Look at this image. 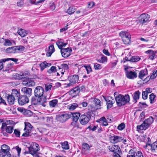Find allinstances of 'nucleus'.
Here are the masks:
<instances>
[{
    "instance_id": "de8ad7c7",
    "label": "nucleus",
    "mask_w": 157,
    "mask_h": 157,
    "mask_svg": "<svg viewBox=\"0 0 157 157\" xmlns=\"http://www.w3.org/2000/svg\"><path fill=\"white\" fill-rule=\"evenodd\" d=\"M67 43L64 42L62 40H59V49H63V47H64L67 45Z\"/></svg>"
},
{
    "instance_id": "f3484780",
    "label": "nucleus",
    "mask_w": 157,
    "mask_h": 157,
    "mask_svg": "<svg viewBox=\"0 0 157 157\" xmlns=\"http://www.w3.org/2000/svg\"><path fill=\"white\" fill-rule=\"evenodd\" d=\"M54 51L55 48L53 45L51 44L47 49H46V56L48 57L50 56Z\"/></svg>"
},
{
    "instance_id": "f257e3e1",
    "label": "nucleus",
    "mask_w": 157,
    "mask_h": 157,
    "mask_svg": "<svg viewBox=\"0 0 157 157\" xmlns=\"http://www.w3.org/2000/svg\"><path fill=\"white\" fill-rule=\"evenodd\" d=\"M29 149L28 151L24 152L25 155L29 153L33 157H40L38 151L40 150V147L38 144L35 142L32 143L29 146L27 147Z\"/></svg>"
},
{
    "instance_id": "4468645a",
    "label": "nucleus",
    "mask_w": 157,
    "mask_h": 157,
    "mask_svg": "<svg viewBox=\"0 0 157 157\" xmlns=\"http://www.w3.org/2000/svg\"><path fill=\"white\" fill-rule=\"evenodd\" d=\"M70 82L72 86L73 84L78 83L79 79V77L78 75H74L70 76L69 78Z\"/></svg>"
},
{
    "instance_id": "dca6fc26",
    "label": "nucleus",
    "mask_w": 157,
    "mask_h": 157,
    "mask_svg": "<svg viewBox=\"0 0 157 157\" xmlns=\"http://www.w3.org/2000/svg\"><path fill=\"white\" fill-rule=\"evenodd\" d=\"M104 99H105V101H106V104H107V109H109L111 108L113 106V105L114 103V100L111 97L110 98V99H107L105 97L103 96Z\"/></svg>"
},
{
    "instance_id": "20e7f679",
    "label": "nucleus",
    "mask_w": 157,
    "mask_h": 157,
    "mask_svg": "<svg viewBox=\"0 0 157 157\" xmlns=\"http://www.w3.org/2000/svg\"><path fill=\"white\" fill-rule=\"evenodd\" d=\"M153 118L150 116L149 118L145 120L143 123L140 125H137L136 128H148L151 127V125L153 122Z\"/></svg>"
},
{
    "instance_id": "f03ea898",
    "label": "nucleus",
    "mask_w": 157,
    "mask_h": 157,
    "mask_svg": "<svg viewBox=\"0 0 157 157\" xmlns=\"http://www.w3.org/2000/svg\"><path fill=\"white\" fill-rule=\"evenodd\" d=\"M91 113L88 112L84 113L80 116L79 121L82 125H86L89 121L91 117Z\"/></svg>"
},
{
    "instance_id": "13d9d810",
    "label": "nucleus",
    "mask_w": 157,
    "mask_h": 157,
    "mask_svg": "<svg viewBox=\"0 0 157 157\" xmlns=\"http://www.w3.org/2000/svg\"><path fill=\"white\" fill-rule=\"evenodd\" d=\"M94 68L95 70H98L101 69L102 67L100 64L96 63L94 64Z\"/></svg>"
},
{
    "instance_id": "79ce46f5",
    "label": "nucleus",
    "mask_w": 157,
    "mask_h": 157,
    "mask_svg": "<svg viewBox=\"0 0 157 157\" xmlns=\"http://www.w3.org/2000/svg\"><path fill=\"white\" fill-rule=\"evenodd\" d=\"M93 102L95 106L100 107L101 106V102L100 100L97 98H95L93 99Z\"/></svg>"
},
{
    "instance_id": "3c124183",
    "label": "nucleus",
    "mask_w": 157,
    "mask_h": 157,
    "mask_svg": "<svg viewBox=\"0 0 157 157\" xmlns=\"http://www.w3.org/2000/svg\"><path fill=\"white\" fill-rule=\"evenodd\" d=\"M68 68V65L66 64L63 63L61 65L60 67H59V70L61 69L64 71L67 70Z\"/></svg>"
},
{
    "instance_id": "ea45409f",
    "label": "nucleus",
    "mask_w": 157,
    "mask_h": 157,
    "mask_svg": "<svg viewBox=\"0 0 157 157\" xmlns=\"http://www.w3.org/2000/svg\"><path fill=\"white\" fill-rule=\"evenodd\" d=\"M151 148V151L153 152H155L157 151V142L156 141L151 144L150 146Z\"/></svg>"
},
{
    "instance_id": "aec40b11",
    "label": "nucleus",
    "mask_w": 157,
    "mask_h": 157,
    "mask_svg": "<svg viewBox=\"0 0 157 157\" xmlns=\"http://www.w3.org/2000/svg\"><path fill=\"white\" fill-rule=\"evenodd\" d=\"M109 149L110 151L114 152V153L119 152L121 150L119 147L117 145H113L112 146H109Z\"/></svg>"
},
{
    "instance_id": "4d7b16f0",
    "label": "nucleus",
    "mask_w": 157,
    "mask_h": 157,
    "mask_svg": "<svg viewBox=\"0 0 157 157\" xmlns=\"http://www.w3.org/2000/svg\"><path fill=\"white\" fill-rule=\"evenodd\" d=\"M56 67L55 66H52L51 68L48 71V72L51 73L53 72H56Z\"/></svg>"
},
{
    "instance_id": "58836bf2",
    "label": "nucleus",
    "mask_w": 157,
    "mask_h": 157,
    "mask_svg": "<svg viewBox=\"0 0 157 157\" xmlns=\"http://www.w3.org/2000/svg\"><path fill=\"white\" fill-rule=\"evenodd\" d=\"M58 101L57 99H53L49 102V105L50 107H55L57 105Z\"/></svg>"
},
{
    "instance_id": "6e6552de",
    "label": "nucleus",
    "mask_w": 157,
    "mask_h": 157,
    "mask_svg": "<svg viewBox=\"0 0 157 157\" xmlns=\"http://www.w3.org/2000/svg\"><path fill=\"white\" fill-rule=\"evenodd\" d=\"M34 92V95L40 97V96H43L44 90L42 87L38 86L35 88Z\"/></svg>"
},
{
    "instance_id": "6ab92c4d",
    "label": "nucleus",
    "mask_w": 157,
    "mask_h": 157,
    "mask_svg": "<svg viewBox=\"0 0 157 157\" xmlns=\"http://www.w3.org/2000/svg\"><path fill=\"white\" fill-rule=\"evenodd\" d=\"M32 90L31 88L26 87H23L21 90V91L23 93L27 95L29 97H30L32 95Z\"/></svg>"
},
{
    "instance_id": "864d4df0",
    "label": "nucleus",
    "mask_w": 157,
    "mask_h": 157,
    "mask_svg": "<svg viewBox=\"0 0 157 157\" xmlns=\"http://www.w3.org/2000/svg\"><path fill=\"white\" fill-rule=\"evenodd\" d=\"M155 97V96L153 93H152L150 95L149 99H150V102L151 104H152L155 102L154 99Z\"/></svg>"
},
{
    "instance_id": "5fc2aeb1",
    "label": "nucleus",
    "mask_w": 157,
    "mask_h": 157,
    "mask_svg": "<svg viewBox=\"0 0 157 157\" xmlns=\"http://www.w3.org/2000/svg\"><path fill=\"white\" fill-rule=\"evenodd\" d=\"M13 63H11L8 64L5 67V70L8 71L11 69H12L13 67Z\"/></svg>"
},
{
    "instance_id": "a19ab883",
    "label": "nucleus",
    "mask_w": 157,
    "mask_h": 157,
    "mask_svg": "<svg viewBox=\"0 0 157 157\" xmlns=\"http://www.w3.org/2000/svg\"><path fill=\"white\" fill-rule=\"evenodd\" d=\"M140 94V93L139 90L135 91L133 95V98L134 100L135 101V103L137 102V100L139 99Z\"/></svg>"
},
{
    "instance_id": "2eb2a0df",
    "label": "nucleus",
    "mask_w": 157,
    "mask_h": 157,
    "mask_svg": "<svg viewBox=\"0 0 157 157\" xmlns=\"http://www.w3.org/2000/svg\"><path fill=\"white\" fill-rule=\"evenodd\" d=\"M150 16L147 14L143 13L141 14L140 16V21L142 23L146 22L150 18Z\"/></svg>"
},
{
    "instance_id": "bb28decb",
    "label": "nucleus",
    "mask_w": 157,
    "mask_h": 157,
    "mask_svg": "<svg viewBox=\"0 0 157 157\" xmlns=\"http://www.w3.org/2000/svg\"><path fill=\"white\" fill-rule=\"evenodd\" d=\"M11 156L9 151H3L0 150V157H11Z\"/></svg>"
},
{
    "instance_id": "0e129e2a",
    "label": "nucleus",
    "mask_w": 157,
    "mask_h": 157,
    "mask_svg": "<svg viewBox=\"0 0 157 157\" xmlns=\"http://www.w3.org/2000/svg\"><path fill=\"white\" fill-rule=\"evenodd\" d=\"M130 157H144L142 152L140 151H138L135 156H131Z\"/></svg>"
},
{
    "instance_id": "0eeeda50",
    "label": "nucleus",
    "mask_w": 157,
    "mask_h": 157,
    "mask_svg": "<svg viewBox=\"0 0 157 157\" xmlns=\"http://www.w3.org/2000/svg\"><path fill=\"white\" fill-rule=\"evenodd\" d=\"M18 100L19 104L21 105H23L29 102V99L27 96L26 95L21 96Z\"/></svg>"
},
{
    "instance_id": "052dcab7",
    "label": "nucleus",
    "mask_w": 157,
    "mask_h": 157,
    "mask_svg": "<svg viewBox=\"0 0 157 157\" xmlns=\"http://www.w3.org/2000/svg\"><path fill=\"white\" fill-rule=\"evenodd\" d=\"M9 60H11L12 61L16 63L18 61V59H16V58H7L6 59H3V60H2V61H9Z\"/></svg>"
},
{
    "instance_id": "1a4fd4ad",
    "label": "nucleus",
    "mask_w": 157,
    "mask_h": 157,
    "mask_svg": "<svg viewBox=\"0 0 157 157\" xmlns=\"http://www.w3.org/2000/svg\"><path fill=\"white\" fill-rule=\"evenodd\" d=\"M109 140L111 143L115 144L122 141V140H123V138L121 136L113 135L110 137Z\"/></svg>"
},
{
    "instance_id": "412c9836",
    "label": "nucleus",
    "mask_w": 157,
    "mask_h": 157,
    "mask_svg": "<svg viewBox=\"0 0 157 157\" xmlns=\"http://www.w3.org/2000/svg\"><path fill=\"white\" fill-rule=\"evenodd\" d=\"M5 98L10 105H13L14 104L15 98H13V97L11 94H7Z\"/></svg>"
},
{
    "instance_id": "72a5a7b5",
    "label": "nucleus",
    "mask_w": 157,
    "mask_h": 157,
    "mask_svg": "<svg viewBox=\"0 0 157 157\" xmlns=\"http://www.w3.org/2000/svg\"><path fill=\"white\" fill-rule=\"evenodd\" d=\"M37 130L43 135H47L49 132V130L46 128H37Z\"/></svg>"
},
{
    "instance_id": "423d86ee",
    "label": "nucleus",
    "mask_w": 157,
    "mask_h": 157,
    "mask_svg": "<svg viewBox=\"0 0 157 157\" xmlns=\"http://www.w3.org/2000/svg\"><path fill=\"white\" fill-rule=\"evenodd\" d=\"M60 52L62 56L64 58H66L71 55L72 52V50L71 48H63L61 49Z\"/></svg>"
},
{
    "instance_id": "9b49d317",
    "label": "nucleus",
    "mask_w": 157,
    "mask_h": 157,
    "mask_svg": "<svg viewBox=\"0 0 157 157\" xmlns=\"http://www.w3.org/2000/svg\"><path fill=\"white\" fill-rule=\"evenodd\" d=\"M114 95L115 97V99L117 105L119 107H121L124 105L123 101L121 98V94H119L116 96V93H115Z\"/></svg>"
},
{
    "instance_id": "bf43d9fd",
    "label": "nucleus",
    "mask_w": 157,
    "mask_h": 157,
    "mask_svg": "<svg viewBox=\"0 0 157 157\" xmlns=\"http://www.w3.org/2000/svg\"><path fill=\"white\" fill-rule=\"evenodd\" d=\"M61 86H63V87L64 88L72 86L70 82L69 83H65L62 84V83L59 82V87Z\"/></svg>"
},
{
    "instance_id": "e2e57ef3",
    "label": "nucleus",
    "mask_w": 157,
    "mask_h": 157,
    "mask_svg": "<svg viewBox=\"0 0 157 157\" xmlns=\"http://www.w3.org/2000/svg\"><path fill=\"white\" fill-rule=\"evenodd\" d=\"M101 60L100 61L99 60H98V62L100 63H104L105 62H106L107 60V57L105 56H103L101 57Z\"/></svg>"
},
{
    "instance_id": "c03bdc74",
    "label": "nucleus",
    "mask_w": 157,
    "mask_h": 157,
    "mask_svg": "<svg viewBox=\"0 0 157 157\" xmlns=\"http://www.w3.org/2000/svg\"><path fill=\"white\" fill-rule=\"evenodd\" d=\"M140 59V58L138 56H133L130 58L129 61L132 62H136L139 61Z\"/></svg>"
},
{
    "instance_id": "49530a36",
    "label": "nucleus",
    "mask_w": 157,
    "mask_h": 157,
    "mask_svg": "<svg viewBox=\"0 0 157 157\" xmlns=\"http://www.w3.org/2000/svg\"><path fill=\"white\" fill-rule=\"evenodd\" d=\"M75 11V8L73 6L70 7L67 10V12L69 14H73Z\"/></svg>"
},
{
    "instance_id": "680f3d73",
    "label": "nucleus",
    "mask_w": 157,
    "mask_h": 157,
    "mask_svg": "<svg viewBox=\"0 0 157 157\" xmlns=\"http://www.w3.org/2000/svg\"><path fill=\"white\" fill-rule=\"evenodd\" d=\"M3 131L5 130L6 132L9 133H11L14 128H1Z\"/></svg>"
},
{
    "instance_id": "a878e982",
    "label": "nucleus",
    "mask_w": 157,
    "mask_h": 157,
    "mask_svg": "<svg viewBox=\"0 0 157 157\" xmlns=\"http://www.w3.org/2000/svg\"><path fill=\"white\" fill-rule=\"evenodd\" d=\"M145 53L149 54V58L151 60H153L155 57V54L152 50H148L145 51Z\"/></svg>"
},
{
    "instance_id": "37998d69",
    "label": "nucleus",
    "mask_w": 157,
    "mask_h": 157,
    "mask_svg": "<svg viewBox=\"0 0 157 157\" xmlns=\"http://www.w3.org/2000/svg\"><path fill=\"white\" fill-rule=\"evenodd\" d=\"M78 105L77 103H72L68 106L67 108L70 111H72L78 107Z\"/></svg>"
},
{
    "instance_id": "5701e85b",
    "label": "nucleus",
    "mask_w": 157,
    "mask_h": 157,
    "mask_svg": "<svg viewBox=\"0 0 157 157\" xmlns=\"http://www.w3.org/2000/svg\"><path fill=\"white\" fill-rule=\"evenodd\" d=\"M25 76L26 75H25L23 73L20 74L15 73L12 75V78L15 79H20L25 78Z\"/></svg>"
},
{
    "instance_id": "603ef678",
    "label": "nucleus",
    "mask_w": 157,
    "mask_h": 157,
    "mask_svg": "<svg viewBox=\"0 0 157 157\" xmlns=\"http://www.w3.org/2000/svg\"><path fill=\"white\" fill-rule=\"evenodd\" d=\"M136 153L135 149H132L129 152V154L131 155H127L128 157H130L132 156H135Z\"/></svg>"
},
{
    "instance_id": "b1692460",
    "label": "nucleus",
    "mask_w": 157,
    "mask_h": 157,
    "mask_svg": "<svg viewBox=\"0 0 157 157\" xmlns=\"http://www.w3.org/2000/svg\"><path fill=\"white\" fill-rule=\"evenodd\" d=\"M121 98L124 105L129 102L130 101V97L129 95L126 94L125 95H123L121 94Z\"/></svg>"
},
{
    "instance_id": "c9c22d12",
    "label": "nucleus",
    "mask_w": 157,
    "mask_h": 157,
    "mask_svg": "<svg viewBox=\"0 0 157 157\" xmlns=\"http://www.w3.org/2000/svg\"><path fill=\"white\" fill-rule=\"evenodd\" d=\"M17 110L21 113H23L25 115H27L28 113H29L31 112L29 110L25 109L21 107H18L17 109Z\"/></svg>"
},
{
    "instance_id": "8fccbe9b",
    "label": "nucleus",
    "mask_w": 157,
    "mask_h": 157,
    "mask_svg": "<svg viewBox=\"0 0 157 157\" xmlns=\"http://www.w3.org/2000/svg\"><path fill=\"white\" fill-rule=\"evenodd\" d=\"M0 150L3 151H9L10 149L8 145L6 144H3L2 145L1 149Z\"/></svg>"
},
{
    "instance_id": "c756f323",
    "label": "nucleus",
    "mask_w": 157,
    "mask_h": 157,
    "mask_svg": "<svg viewBox=\"0 0 157 157\" xmlns=\"http://www.w3.org/2000/svg\"><path fill=\"white\" fill-rule=\"evenodd\" d=\"M73 117V120L74 121L77 122L79 118L80 117V113H71Z\"/></svg>"
},
{
    "instance_id": "f704fd0d",
    "label": "nucleus",
    "mask_w": 157,
    "mask_h": 157,
    "mask_svg": "<svg viewBox=\"0 0 157 157\" xmlns=\"http://www.w3.org/2000/svg\"><path fill=\"white\" fill-rule=\"evenodd\" d=\"M60 144L61 145L62 148L63 149L67 150L69 149V146L67 141H65L63 142H61Z\"/></svg>"
},
{
    "instance_id": "9d476101",
    "label": "nucleus",
    "mask_w": 157,
    "mask_h": 157,
    "mask_svg": "<svg viewBox=\"0 0 157 157\" xmlns=\"http://www.w3.org/2000/svg\"><path fill=\"white\" fill-rule=\"evenodd\" d=\"M71 117V115L65 113H59V121L64 122Z\"/></svg>"
},
{
    "instance_id": "7c9ffc66",
    "label": "nucleus",
    "mask_w": 157,
    "mask_h": 157,
    "mask_svg": "<svg viewBox=\"0 0 157 157\" xmlns=\"http://www.w3.org/2000/svg\"><path fill=\"white\" fill-rule=\"evenodd\" d=\"M147 74V69L141 71L139 73V77L141 79H142L144 76Z\"/></svg>"
},
{
    "instance_id": "2f4dec72",
    "label": "nucleus",
    "mask_w": 157,
    "mask_h": 157,
    "mask_svg": "<svg viewBox=\"0 0 157 157\" xmlns=\"http://www.w3.org/2000/svg\"><path fill=\"white\" fill-rule=\"evenodd\" d=\"M33 128H30L28 129V128H24V130L25 132L23 133L22 135V136L24 137H27L29 136V133L31 132L32 129Z\"/></svg>"
},
{
    "instance_id": "ddd939ff",
    "label": "nucleus",
    "mask_w": 157,
    "mask_h": 157,
    "mask_svg": "<svg viewBox=\"0 0 157 157\" xmlns=\"http://www.w3.org/2000/svg\"><path fill=\"white\" fill-rule=\"evenodd\" d=\"M125 73L127 78L130 79H133L137 76V73L135 71H127Z\"/></svg>"
},
{
    "instance_id": "393cba45",
    "label": "nucleus",
    "mask_w": 157,
    "mask_h": 157,
    "mask_svg": "<svg viewBox=\"0 0 157 157\" xmlns=\"http://www.w3.org/2000/svg\"><path fill=\"white\" fill-rule=\"evenodd\" d=\"M39 97L38 96H36L35 95L31 99L32 103L35 105H39Z\"/></svg>"
},
{
    "instance_id": "7ed1b4c3",
    "label": "nucleus",
    "mask_w": 157,
    "mask_h": 157,
    "mask_svg": "<svg viewBox=\"0 0 157 157\" xmlns=\"http://www.w3.org/2000/svg\"><path fill=\"white\" fill-rule=\"evenodd\" d=\"M25 47L23 46H17L11 47L7 48L6 52L8 53H15L19 52H21L25 49Z\"/></svg>"
},
{
    "instance_id": "69168bd1",
    "label": "nucleus",
    "mask_w": 157,
    "mask_h": 157,
    "mask_svg": "<svg viewBox=\"0 0 157 157\" xmlns=\"http://www.w3.org/2000/svg\"><path fill=\"white\" fill-rule=\"evenodd\" d=\"M157 75V70L153 72L152 74L151 75L150 78L153 79L155 78Z\"/></svg>"
},
{
    "instance_id": "6e6d98bb",
    "label": "nucleus",
    "mask_w": 157,
    "mask_h": 157,
    "mask_svg": "<svg viewBox=\"0 0 157 157\" xmlns=\"http://www.w3.org/2000/svg\"><path fill=\"white\" fill-rule=\"evenodd\" d=\"M84 67L86 69L87 74H89L92 71V68L90 66L85 65Z\"/></svg>"
},
{
    "instance_id": "a211bd4d",
    "label": "nucleus",
    "mask_w": 157,
    "mask_h": 157,
    "mask_svg": "<svg viewBox=\"0 0 157 157\" xmlns=\"http://www.w3.org/2000/svg\"><path fill=\"white\" fill-rule=\"evenodd\" d=\"M47 103L46 97L45 96H40L39 97V105H41L44 107H45Z\"/></svg>"
},
{
    "instance_id": "338daca9",
    "label": "nucleus",
    "mask_w": 157,
    "mask_h": 157,
    "mask_svg": "<svg viewBox=\"0 0 157 157\" xmlns=\"http://www.w3.org/2000/svg\"><path fill=\"white\" fill-rule=\"evenodd\" d=\"M148 94L146 91H143L142 94V98L143 99L145 100L147 98Z\"/></svg>"
},
{
    "instance_id": "09e8293b",
    "label": "nucleus",
    "mask_w": 157,
    "mask_h": 157,
    "mask_svg": "<svg viewBox=\"0 0 157 157\" xmlns=\"http://www.w3.org/2000/svg\"><path fill=\"white\" fill-rule=\"evenodd\" d=\"M131 36L130 37H128V38L123 37L122 39V41L125 44H128L130 42Z\"/></svg>"
},
{
    "instance_id": "39448f33",
    "label": "nucleus",
    "mask_w": 157,
    "mask_h": 157,
    "mask_svg": "<svg viewBox=\"0 0 157 157\" xmlns=\"http://www.w3.org/2000/svg\"><path fill=\"white\" fill-rule=\"evenodd\" d=\"M22 84L23 85L27 87L33 86L35 85L34 79L32 78H24Z\"/></svg>"
},
{
    "instance_id": "e433bc0d",
    "label": "nucleus",
    "mask_w": 157,
    "mask_h": 157,
    "mask_svg": "<svg viewBox=\"0 0 157 157\" xmlns=\"http://www.w3.org/2000/svg\"><path fill=\"white\" fill-rule=\"evenodd\" d=\"M119 35L121 37L122 39L123 37L128 38V37H130L131 36L130 34L128 32L122 31L119 33Z\"/></svg>"
},
{
    "instance_id": "4c0bfd02",
    "label": "nucleus",
    "mask_w": 157,
    "mask_h": 157,
    "mask_svg": "<svg viewBox=\"0 0 157 157\" xmlns=\"http://www.w3.org/2000/svg\"><path fill=\"white\" fill-rule=\"evenodd\" d=\"M80 86H77L71 90V93L74 94L76 95H78L80 93Z\"/></svg>"
},
{
    "instance_id": "c85d7f7f",
    "label": "nucleus",
    "mask_w": 157,
    "mask_h": 157,
    "mask_svg": "<svg viewBox=\"0 0 157 157\" xmlns=\"http://www.w3.org/2000/svg\"><path fill=\"white\" fill-rule=\"evenodd\" d=\"M51 65V63H47L46 61H45L41 63L40 65V67L41 70L43 71L44 68L48 67Z\"/></svg>"
},
{
    "instance_id": "4be33fe9",
    "label": "nucleus",
    "mask_w": 157,
    "mask_h": 157,
    "mask_svg": "<svg viewBox=\"0 0 157 157\" xmlns=\"http://www.w3.org/2000/svg\"><path fill=\"white\" fill-rule=\"evenodd\" d=\"M20 92L16 89H13L12 90L11 95L15 98V100L18 99L20 96Z\"/></svg>"
},
{
    "instance_id": "a18cd8bd",
    "label": "nucleus",
    "mask_w": 157,
    "mask_h": 157,
    "mask_svg": "<svg viewBox=\"0 0 157 157\" xmlns=\"http://www.w3.org/2000/svg\"><path fill=\"white\" fill-rule=\"evenodd\" d=\"M100 123L101 125L102 126H105L108 124L106 120L104 117L101 118V119L100 121Z\"/></svg>"
},
{
    "instance_id": "f8f14e48",
    "label": "nucleus",
    "mask_w": 157,
    "mask_h": 157,
    "mask_svg": "<svg viewBox=\"0 0 157 157\" xmlns=\"http://www.w3.org/2000/svg\"><path fill=\"white\" fill-rule=\"evenodd\" d=\"M82 148V152L83 154L87 155L89 153L90 147L88 144L86 143L83 144Z\"/></svg>"
},
{
    "instance_id": "774afa93",
    "label": "nucleus",
    "mask_w": 157,
    "mask_h": 157,
    "mask_svg": "<svg viewBox=\"0 0 157 157\" xmlns=\"http://www.w3.org/2000/svg\"><path fill=\"white\" fill-rule=\"evenodd\" d=\"M12 44L10 41L8 39H6L5 40V43L4 45L5 46H10Z\"/></svg>"
},
{
    "instance_id": "cd10ccee",
    "label": "nucleus",
    "mask_w": 157,
    "mask_h": 157,
    "mask_svg": "<svg viewBox=\"0 0 157 157\" xmlns=\"http://www.w3.org/2000/svg\"><path fill=\"white\" fill-rule=\"evenodd\" d=\"M13 122V121H6L2 123L1 128H5V127H6V128H13V126L10 125L8 126H7V125L12 124Z\"/></svg>"
},
{
    "instance_id": "473e14b6",
    "label": "nucleus",
    "mask_w": 157,
    "mask_h": 157,
    "mask_svg": "<svg viewBox=\"0 0 157 157\" xmlns=\"http://www.w3.org/2000/svg\"><path fill=\"white\" fill-rule=\"evenodd\" d=\"M17 33L22 37L25 36L28 33L27 31L21 29L18 30Z\"/></svg>"
}]
</instances>
